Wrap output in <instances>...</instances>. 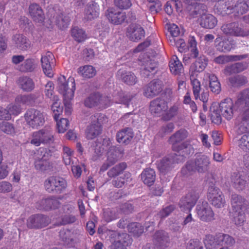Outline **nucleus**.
<instances>
[{"label": "nucleus", "instance_id": "5fc2aeb1", "mask_svg": "<svg viewBox=\"0 0 249 249\" xmlns=\"http://www.w3.org/2000/svg\"><path fill=\"white\" fill-rule=\"evenodd\" d=\"M238 119L237 132L239 133L249 132V116L245 118Z\"/></svg>", "mask_w": 249, "mask_h": 249}, {"label": "nucleus", "instance_id": "0eeeda50", "mask_svg": "<svg viewBox=\"0 0 249 249\" xmlns=\"http://www.w3.org/2000/svg\"><path fill=\"white\" fill-rule=\"evenodd\" d=\"M66 180L59 177H50L44 182L45 189L49 193L60 194L67 187Z\"/></svg>", "mask_w": 249, "mask_h": 249}, {"label": "nucleus", "instance_id": "69168bd1", "mask_svg": "<svg viewBox=\"0 0 249 249\" xmlns=\"http://www.w3.org/2000/svg\"><path fill=\"white\" fill-rule=\"evenodd\" d=\"M204 243L207 249H213L216 245H218L216 238H215L212 235H208L205 236Z\"/></svg>", "mask_w": 249, "mask_h": 249}, {"label": "nucleus", "instance_id": "4d7b16f0", "mask_svg": "<svg viewBox=\"0 0 249 249\" xmlns=\"http://www.w3.org/2000/svg\"><path fill=\"white\" fill-rule=\"evenodd\" d=\"M234 48L233 44L229 39L220 41L217 45V49L221 52L226 53Z\"/></svg>", "mask_w": 249, "mask_h": 249}, {"label": "nucleus", "instance_id": "39448f33", "mask_svg": "<svg viewBox=\"0 0 249 249\" xmlns=\"http://www.w3.org/2000/svg\"><path fill=\"white\" fill-rule=\"evenodd\" d=\"M52 156L51 151L47 149H43L40 153L38 152L35 156L34 166L35 169L41 172L50 171L53 168L52 163L49 160Z\"/></svg>", "mask_w": 249, "mask_h": 249}, {"label": "nucleus", "instance_id": "a211bd4d", "mask_svg": "<svg viewBox=\"0 0 249 249\" xmlns=\"http://www.w3.org/2000/svg\"><path fill=\"white\" fill-rule=\"evenodd\" d=\"M162 90V83L159 80H153L144 89V95L148 98L158 95Z\"/></svg>", "mask_w": 249, "mask_h": 249}, {"label": "nucleus", "instance_id": "c9c22d12", "mask_svg": "<svg viewBox=\"0 0 249 249\" xmlns=\"http://www.w3.org/2000/svg\"><path fill=\"white\" fill-rule=\"evenodd\" d=\"M99 8L96 2H92L87 5L85 10V18L88 20H92L99 16Z\"/></svg>", "mask_w": 249, "mask_h": 249}, {"label": "nucleus", "instance_id": "c756f323", "mask_svg": "<svg viewBox=\"0 0 249 249\" xmlns=\"http://www.w3.org/2000/svg\"><path fill=\"white\" fill-rule=\"evenodd\" d=\"M12 40L16 47L19 50L25 51L30 47L29 40L22 35H14L12 37Z\"/></svg>", "mask_w": 249, "mask_h": 249}, {"label": "nucleus", "instance_id": "6e6552de", "mask_svg": "<svg viewBox=\"0 0 249 249\" xmlns=\"http://www.w3.org/2000/svg\"><path fill=\"white\" fill-rule=\"evenodd\" d=\"M25 119L28 125L34 129L42 126L45 122L43 113L34 108L28 109L26 111Z\"/></svg>", "mask_w": 249, "mask_h": 249}, {"label": "nucleus", "instance_id": "4468645a", "mask_svg": "<svg viewBox=\"0 0 249 249\" xmlns=\"http://www.w3.org/2000/svg\"><path fill=\"white\" fill-rule=\"evenodd\" d=\"M55 58L53 54L47 52L41 55V63L44 73L48 77L53 76V69L54 66Z\"/></svg>", "mask_w": 249, "mask_h": 249}, {"label": "nucleus", "instance_id": "37998d69", "mask_svg": "<svg viewBox=\"0 0 249 249\" xmlns=\"http://www.w3.org/2000/svg\"><path fill=\"white\" fill-rule=\"evenodd\" d=\"M209 87L212 92L218 94L221 91V85L218 78L213 74H209Z\"/></svg>", "mask_w": 249, "mask_h": 249}, {"label": "nucleus", "instance_id": "393cba45", "mask_svg": "<svg viewBox=\"0 0 249 249\" xmlns=\"http://www.w3.org/2000/svg\"><path fill=\"white\" fill-rule=\"evenodd\" d=\"M167 109V103L163 99L157 98L150 102V110L153 114H159Z\"/></svg>", "mask_w": 249, "mask_h": 249}, {"label": "nucleus", "instance_id": "a18cd8bd", "mask_svg": "<svg viewBox=\"0 0 249 249\" xmlns=\"http://www.w3.org/2000/svg\"><path fill=\"white\" fill-rule=\"evenodd\" d=\"M205 6L201 3L196 2L195 4H189L187 7L190 15L193 17H195L199 14L203 13L205 10Z\"/></svg>", "mask_w": 249, "mask_h": 249}, {"label": "nucleus", "instance_id": "6e6d98bb", "mask_svg": "<svg viewBox=\"0 0 249 249\" xmlns=\"http://www.w3.org/2000/svg\"><path fill=\"white\" fill-rule=\"evenodd\" d=\"M53 101L52 109L54 113V119L57 121L59 114L62 112V107L60 106L59 100L57 96H53Z\"/></svg>", "mask_w": 249, "mask_h": 249}, {"label": "nucleus", "instance_id": "680f3d73", "mask_svg": "<svg viewBox=\"0 0 249 249\" xmlns=\"http://www.w3.org/2000/svg\"><path fill=\"white\" fill-rule=\"evenodd\" d=\"M0 130L8 135H13L15 132L13 125L7 122H2L0 124Z\"/></svg>", "mask_w": 249, "mask_h": 249}, {"label": "nucleus", "instance_id": "7c9ffc66", "mask_svg": "<svg viewBox=\"0 0 249 249\" xmlns=\"http://www.w3.org/2000/svg\"><path fill=\"white\" fill-rule=\"evenodd\" d=\"M231 183L233 187L238 191L244 190L246 185L247 181L244 176L239 173H233L231 176Z\"/></svg>", "mask_w": 249, "mask_h": 249}, {"label": "nucleus", "instance_id": "f3484780", "mask_svg": "<svg viewBox=\"0 0 249 249\" xmlns=\"http://www.w3.org/2000/svg\"><path fill=\"white\" fill-rule=\"evenodd\" d=\"M177 157V154H174L161 159L158 163V167L160 172L166 174L174 167L175 163L178 162V160L180 159L181 160H183L180 157L179 158H178Z\"/></svg>", "mask_w": 249, "mask_h": 249}, {"label": "nucleus", "instance_id": "dca6fc26", "mask_svg": "<svg viewBox=\"0 0 249 249\" xmlns=\"http://www.w3.org/2000/svg\"><path fill=\"white\" fill-rule=\"evenodd\" d=\"M237 104L243 105V108L237 118H245L249 117V89L241 92L237 101Z\"/></svg>", "mask_w": 249, "mask_h": 249}, {"label": "nucleus", "instance_id": "49530a36", "mask_svg": "<svg viewBox=\"0 0 249 249\" xmlns=\"http://www.w3.org/2000/svg\"><path fill=\"white\" fill-rule=\"evenodd\" d=\"M217 244L231 246L235 243L234 239L228 234L219 233L216 235Z\"/></svg>", "mask_w": 249, "mask_h": 249}, {"label": "nucleus", "instance_id": "423d86ee", "mask_svg": "<svg viewBox=\"0 0 249 249\" xmlns=\"http://www.w3.org/2000/svg\"><path fill=\"white\" fill-rule=\"evenodd\" d=\"M53 141L54 136L53 129L50 127H45L33 133L30 143L36 146H38L41 144L53 143Z\"/></svg>", "mask_w": 249, "mask_h": 249}, {"label": "nucleus", "instance_id": "ea45409f", "mask_svg": "<svg viewBox=\"0 0 249 249\" xmlns=\"http://www.w3.org/2000/svg\"><path fill=\"white\" fill-rule=\"evenodd\" d=\"M79 74L85 78H90L95 75L96 71L91 65H85L80 67L77 70Z\"/></svg>", "mask_w": 249, "mask_h": 249}, {"label": "nucleus", "instance_id": "412c9836", "mask_svg": "<svg viewBox=\"0 0 249 249\" xmlns=\"http://www.w3.org/2000/svg\"><path fill=\"white\" fill-rule=\"evenodd\" d=\"M145 36L143 28L139 24H132L127 29V36L131 40L138 41Z\"/></svg>", "mask_w": 249, "mask_h": 249}, {"label": "nucleus", "instance_id": "8fccbe9b", "mask_svg": "<svg viewBox=\"0 0 249 249\" xmlns=\"http://www.w3.org/2000/svg\"><path fill=\"white\" fill-rule=\"evenodd\" d=\"M118 212L116 208H107L104 210L103 218L107 222H110L118 217Z\"/></svg>", "mask_w": 249, "mask_h": 249}, {"label": "nucleus", "instance_id": "c85d7f7f", "mask_svg": "<svg viewBox=\"0 0 249 249\" xmlns=\"http://www.w3.org/2000/svg\"><path fill=\"white\" fill-rule=\"evenodd\" d=\"M30 15L34 21L42 22L44 19V16L41 8L36 3L31 4L29 7Z\"/></svg>", "mask_w": 249, "mask_h": 249}, {"label": "nucleus", "instance_id": "f8f14e48", "mask_svg": "<svg viewBox=\"0 0 249 249\" xmlns=\"http://www.w3.org/2000/svg\"><path fill=\"white\" fill-rule=\"evenodd\" d=\"M50 223V218L41 214H34L27 220V226L30 229H41Z\"/></svg>", "mask_w": 249, "mask_h": 249}, {"label": "nucleus", "instance_id": "bf43d9fd", "mask_svg": "<svg viewBox=\"0 0 249 249\" xmlns=\"http://www.w3.org/2000/svg\"><path fill=\"white\" fill-rule=\"evenodd\" d=\"M71 231L69 230H62L59 232V236L62 240L67 245H71L74 239L72 237Z\"/></svg>", "mask_w": 249, "mask_h": 249}, {"label": "nucleus", "instance_id": "ddd939ff", "mask_svg": "<svg viewBox=\"0 0 249 249\" xmlns=\"http://www.w3.org/2000/svg\"><path fill=\"white\" fill-rule=\"evenodd\" d=\"M199 219L203 222H209L214 219V213L211 206L207 202H203L196 208Z\"/></svg>", "mask_w": 249, "mask_h": 249}, {"label": "nucleus", "instance_id": "5701e85b", "mask_svg": "<svg viewBox=\"0 0 249 249\" xmlns=\"http://www.w3.org/2000/svg\"><path fill=\"white\" fill-rule=\"evenodd\" d=\"M119 151L114 147L109 148L107 152V159L100 168L101 172H105L114 165L118 160Z\"/></svg>", "mask_w": 249, "mask_h": 249}, {"label": "nucleus", "instance_id": "2eb2a0df", "mask_svg": "<svg viewBox=\"0 0 249 249\" xmlns=\"http://www.w3.org/2000/svg\"><path fill=\"white\" fill-rule=\"evenodd\" d=\"M219 111L223 117L227 120H231L234 115V105L231 98L222 100L219 105Z\"/></svg>", "mask_w": 249, "mask_h": 249}, {"label": "nucleus", "instance_id": "a19ab883", "mask_svg": "<svg viewBox=\"0 0 249 249\" xmlns=\"http://www.w3.org/2000/svg\"><path fill=\"white\" fill-rule=\"evenodd\" d=\"M101 132L100 125L92 124L89 125L86 130V136L88 139L92 140L97 137Z\"/></svg>", "mask_w": 249, "mask_h": 249}, {"label": "nucleus", "instance_id": "e2e57ef3", "mask_svg": "<svg viewBox=\"0 0 249 249\" xmlns=\"http://www.w3.org/2000/svg\"><path fill=\"white\" fill-rule=\"evenodd\" d=\"M229 81L232 86H236L244 85L248 80L246 76L239 75L230 78Z\"/></svg>", "mask_w": 249, "mask_h": 249}, {"label": "nucleus", "instance_id": "58836bf2", "mask_svg": "<svg viewBox=\"0 0 249 249\" xmlns=\"http://www.w3.org/2000/svg\"><path fill=\"white\" fill-rule=\"evenodd\" d=\"M141 178L144 184L151 186L155 180V172L151 168H146L142 173Z\"/></svg>", "mask_w": 249, "mask_h": 249}, {"label": "nucleus", "instance_id": "79ce46f5", "mask_svg": "<svg viewBox=\"0 0 249 249\" xmlns=\"http://www.w3.org/2000/svg\"><path fill=\"white\" fill-rule=\"evenodd\" d=\"M169 67L171 72L177 74L183 70V66L176 55L172 56L169 62Z\"/></svg>", "mask_w": 249, "mask_h": 249}, {"label": "nucleus", "instance_id": "cd10ccee", "mask_svg": "<svg viewBox=\"0 0 249 249\" xmlns=\"http://www.w3.org/2000/svg\"><path fill=\"white\" fill-rule=\"evenodd\" d=\"M195 62L193 63L190 67L191 72H202L204 70L208 64V59L204 55H198Z\"/></svg>", "mask_w": 249, "mask_h": 249}, {"label": "nucleus", "instance_id": "3c124183", "mask_svg": "<svg viewBox=\"0 0 249 249\" xmlns=\"http://www.w3.org/2000/svg\"><path fill=\"white\" fill-rule=\"evenodd\" d=\"M190 80L193 86V94L195 98L197 99L199 97V93L201 89L200 82L195 78V73H193V72L191 73Z\"/></svg>", "mask_w": 249, "mask_h": 249}, {"label": "nucleus", "instance_id": "aec40b11", "mask_svg": "<svg viewBox=\"0 0 249 249\" xmlns=\"http://www.w3.org/2000/svg\"><path fill=\"white\" fill-rule=\"evenodd\" d=\"M154 243L155 246L160 249H164L168 247L170 238L168 233L163 231H156L154 235Z\"/></svg>", "mask_w": 249, "mask_h": 249}, {"label": "nucleus", "instance_id": "774afa93", "mask_svg": "<svg viewBox=\"0 0 249 249\" xmlns=\"http://www.w3.org/2000/svg\"><path fill=\"white\" fill-rule=\"evenodd\" d=\"M57 122V127L59 133H64L68 128L69 126V121L67 119L62 118L59 121Z\"/></svg>", "mask_w": 249, "mask_h": 249}, {"label": "nucleus", "instance_id": "13d9d810", "mask_svg": "<svg viewBox=\"0 0 249 249\" xmlns=\"http://www.w3.org/2000/svg\"><path fill=\"white\" fill-rule=\"evenodd\" d=\"M127 228L129 232H131L137 236H139L144 231L143 227L140 223L137 222L130 223L127 226Z\"/></svg>", "mask_w": 249, "mask_h": 249}, {"label": "nucleus", "instance_id": "b1692460", "mask_svg": "<svg viewBox=\"0 0 249 249\" xmlns=\"http://www.w3.org/2000/svg\"><path fill=\"white\" fill-rule=\"evenodd\" d=\"M106 15L110 22L116 25L122 23L126 18L124 13L116 11L113 8L108 9Z\"/></svg>", "mask_w": 249, "mask_h": 249}, {"label": "nucleus", "instance_id": "864d4df0", "mask_svg": "<svg viewBox=\"0 0 249 249\" xmlns=\"http://www.w3.org/2000/svg\"><path fill=\"white\" fill-rule=\"evenodd\" d=\"M71 21L70 17L68 15L61 14L56 18V24L61 29L67 28Z\"/></svg>", "mask_w": 249, "mask_h": 249}, {"label": "nucleus", "instance_id": "2f4dec72", "mask_svg": "<svg viewBox=\"0 0 249 249\" xmlns=\"http://www.w3.org/2000/svg\"><path fill=\"white\" fill-rule=\"evenodd\" d=\"M248 67L246 62H238L231 65L227 66L224 70V73L227 75L233 73H240L246 70Z\"/></svg>", "mask_w": 249, "mask_h": 249}, {"label": "nucleus", "instance_id": "052dcab7", "mask_svg": "<svg viewBox=\"0 0 249 249\" xmlns=\"http://www.w3.org/2000/svg\"><path fill=\"white\" fill-rule=\"evenodd\" d=\"M130 177V174L129 173H125L123 176L117 178L112 181L113 185L117 188H121L123 187L125 183L129 181Z\"/></svg>", "mask_w": 249, "mask_h": 249}, {"label": "nucleus", "instance_id": "4c0bfd02", "mask_svg": "<svg viewBox=\"0 0 249 249\" xmlns=\"http://www.w3.org/2000/svg\"><path fill=\"white\" fill-rule=\"evenodd\" d=\"M18 84L20 88L24 91H31L35 88V84L33 80L27 76H23L19 78Z\"/></svg>", "mask_w": 249, "mask_h": 249}, {"label": "nucleus", "instance_id": "f03ea898", "mask_svg": "<svg viewBox=\"0 0 249 249\" xmlns=\"http://www.w3.org/2000/svg\"><path fill=\"white\" fill-rule=\"evenodd\" d=\"M210 163V159L208 156L205 155H198L194 160L187 162L185 166L182 168L181 172L184 175L195 172L205 173L209 171Z\"/></svg>", "mask_w": 249, "mask_h": 249}, {"label": "nucleus", "instance_id": "bb28decb", "mask_svg": "<svg viewBox=\"0 0 249 249\" xmlns=\"http://www.w3.org/2000/svg\"><path fill=\"white\" fill-rule=\"evenodd\" d=\"M117 76L128 85H133L137 82V77L133 72L123 69L118 71Z\"/></svg>", "mask_w": 249, "mask_h": 249}, {"label": "nucleus", "instance_id": "7ed1b4c3", "mask_svg": "<svg viewBox=\"0 0 249 249\" xmlns=\"http://www.w3.org/2000/svg\"><path fill=\"white\" fill-rule=\"evenodd\" d=\"M231 204L235 224H242L245 221V213L249 208L248 201L240 195L233 194L231 197Z\"/></svg>", "mask_w": 249, "mask_h": 249}, {"label": "nucleus", "instance_id": "338daca9", "mask_svg": "<svg viewBox=\"0 0 249 249\" xmlns=\"http://www.w3.org/2000/svg\"><path fill=\"white\" fill-rule=\"evenodd\" d=\"M178 107L176 106H173L165 113L162 116V119L164 121H169L176 116L178 112Z\"/></svg>", "mask_w": 249, "mask_h": 249}, {"label": "nucleus", "instance_id": "09e8293b", "mask_svg": "<svg viewBox=\"0 0 249 249\" xmlns=\"http://www.w3.org/2000/svg\"><path fill=\"white\" fill-rule=\"evenodd\" d=\"M71 36L77 42H81L84 41L87 38L85 32L78 27H74L71 30Z\"/></svg>", "mask_w": 249, "mask_h": 249}, {"label": "nucleus", "instance_id": "9b49d317", "mask_svg": "<svg viewBox=\"0 0 249 249\" xmlns=\"http://www.w3.org/2000/svg\"><path fill=\"white\" fill-rule=\"evenodd\" d=\"M110 249H127L131 244L129 235L126 233L114 232L111 235Z\"/></svg>", "mask_w": 249, "mask_h": 249}, {"label": "nucleus", "instance_id": "f704fd0d", "mask_svg": "<svg viewBox=\"0 0 249 249\" xmlns=\"http://www.w3.org/2000/svg\"><path fill=\"white\" fill-rule=\"evenodd\" d=\"M134 136L131 129L125 128L119 131L117 134V140L119 143L128 144Z\"/></svg>", "mask_w": 249, "mask_h": 249}, {"label": "nucleus", "instance_id": "6ab92c4d", "mask_svg": "<svg viewBox=\"0 0 249 249\" xmlns=\"http://www.w3.org/2000/svg\"><path fill=\"white\" fill-rule=\"evenodd\" d=\"M223 32L227 34L234 36H247L246 31H244L241 26L237 22H232L223 25Z\"/></svg>", "mask_w": 249, "mask_h": 249}, {"label": "nucleus", "instance_id": "473e14b6", "mask_svg": "<svg viewBox=\"0 0 249 249\" xmlns=\"http://www.w3.org/2000/svg\"><path fill=\"white\" fill-rule=\"evenodd\" d=\"M103 97L99 93H96L90 94L84 101V104L88 107H92L104 105Z\"/></svg>", "mask_w": 249, "mask_h": 249}, {"label": "nucleus", "instance_id": "a878e982", "mask_svg": "<svg viewBox=\"0 0 249 249\" xmlns=\"http://www.w3.org/2000/svg\"><path fill=\"white\" fill-rule=\"evenodd\" d=\"M38 209L50 210L58 208L60 203L55 197H50L42 199L38 202Z\"/></svg>", "mask_w": 249, "mask_h": 249}, {"label": "nucleus", "instance_id": "20e7f679", "mask_svg": "<svg viewBox=\"0 0 249 249\" xmlns=\"http://www.w3.org/2000/svg\"><path fill=\"white\" fill-rule=\"evenodd\" d=\"M58 86L60 93L63 96L65 104L73 99L75 90V80L73 77H70L66 80L64 76L59 77L58 78Z\"/></svg>", "mask_w": 249, "mask_h": 249}, {"label": "nucleus", "instance_id": "0e129e2a", "mask_svg": "<svg viewBox=\"0 0 249 249\" xmlns=\"http://www.w3.org/2000/svg\"><path fill=\"white\" fill-rule=\"evenodd\" d=\"M91 123L96 124V125H100L101 127L102 124L107 121L106 116L101 113H96L91 117Z\"/></svg>", "mask_w": 249, "mask_h": 249}, {"label": "nucleus", "instance_id": "603ef678", "mask_svg": "<svg viewBox=\"0 0 249 249\" xmlns=\"http://www.w3.org/2000/svg\"><path fill=\"white\" fill-rule=\"evenodd\" d=\"M249 8V0H239L235 5L234 10L239 15L245 13Z\"/></svg>", "mask_w": 249, "mask_h": 249}, {"label": "nucleus", "instance_id": "de8ad7c7", "mask_svg": "<svg viewBox=\"0 0 249 249\" xmlns=\"http://www.w3.org/2000/svg\"><path fill=\"white\" fill-rule=\"evenodd\" d=\"M37 99V96L34 94L29 95H19L16 98V102L17 103L33 105Z\"/></svg>", "mask_w": 249, "mask_h": 249}, {"label": "nucleus", "instance_id": "f257e3e1", "mask_svg": "<svg viewBox=\"0 0 249 249\" xmlns=\"http://www.w3.org/2000/svg\"><path fill=\"white\" fill-rule=\"evenodd\" d=\"M187 137V132L185 130L180 129L172 135L169 139V142L172 145L173 150L182 155L180 158L194 153V149L192 145L187 142H183L179 144Z\"/></svg>", "mask_w": 249, "mask_h": 249}, {"label": "nucleus", "instance_id": "4be33fe9", "mask_svg": "<svg viewBox=\"0 0 249 249\" xmlns=\"http://www.w3.org/2000/svg\"><path fill=\"white\" fill-rule=\"evenodd\" d=\"M238 118H236L235 122V131L238 135L237 144L238 146L243 151L249 150V132L239 133L237 132Z\"/></svg>", "mask_w": 249, "mask_h": 249}, {"label": "nucleus", "instance_id": "e433bc0d", "mask_svg": "<svg viewBox=\"0 0 249 249\" xmlns=\"http://www.w3.org/2000/svg\"><path fill=\"white\" fill-rule=\"evenodd\" d=\"M158 67L156 61L152 59L147 60L144 62L141 71V75L144 77L150 76V73Z\"/></svg>", "mask_w": 249, "mask_h": 249}, {"label": "nucleus", "instance_id": "c03bdc74", "mask_svg": "<svg viewBox=\"0 0 249 249\" xmlns=\"http://www.w3.org/2000/svg\"><path fill=\"white\" fill-rule=\"evenodd\" d=\"M126 167V163L121 162L110 168L107 172V176L111 178L117 177L121 174Z\"/></svg>", "mask_w": 249, "mask_h": 249}, {"label": "nucleus", "instance_id": "1a4fd4ad", "mask_svg": "<svg viewBox=\"0 0 249 249\" xmlns=\"http://www.w3.org/2000/svg\"><path fill=\"white\" fill-rule=\"evenodd\" d=\"M199 197V192L192 190L180 199L178 205L181 211L190 212L195 206Z\"/></svg>", "mask_w": 249, "mask_h": 249}, {"label": "nucleus", "instance_id": "9d476101", "mask_svg": "<svg viewBox=\"0 0 249 249\" xmlns=\"http://www.w3.org/2000/svg\"><path fill=\"white\" fill-rule=\"evenodd\" d=\"M208 197L211 204L216 208H222L225 204L226 201L222 192L213 184L209 187Z\"/></svg>", "mask_w": 249, "mask_h": 249}, {"label": "nucleus", "instance_id": "72a5a7b5", "mask_svg": "<svg viewBox=\"0 0 249 249\" xmlns=\"http://www.w3.org/2000/svg\"><path fill=\"white\" fill-rule=\"evenodd\" d=\"M200 26L207 29H213L217 24L216 18L211 14L202 15L199 19Z\"/></svg>", "mask_w": 249, "mask_h": 249}]
</instances>
